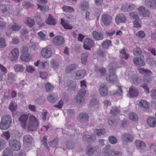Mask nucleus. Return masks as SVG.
<instances>
[{"mask_svg": "<svg viewBox=\"0 0 156 156\" xmlns=\"http://www.w3.org/2000/svg\"><path fill=\"white\" fill-rule=\"evenodd\" d=\"M80 84V86L82 88L79 91L78 94L76 95L75 99L76 102L79 103L83 102L84 101V96L86 92V90L84 88L86 87L85 81L84 80L81 81Z\"/></svg>", "mask_w": 156, "mask_h": 156, "instance_id": "nucleus-1", "label": "nucleus"}, {"mask_svg": "<svg viewBox=\"0 0 156 156\" xmlns=\"http://www.w3.org/2000/svg\"><path fill=\"white\" fill-rule=\"evenodd\" d=\"M11 123V116L9 115H4L1 118L0 128L2 129L6 130L10 126Z\"/></svg>", "mask_w": 156, "mask_h": 156, "instance_id": "nucleus-2", "label": "nucleus"}, {"mask_svg": "<svg viewBox=\"0 0 156 156\" xmlns=\"http://www.w3.org/2000/svg\"><path fill=\"white\" fill-rule=\"evenodd\" d=\"M109 73L106 76V80L109 83H114L117 81V76L115 73V70L112 67L109 69Z\"/></svg>", "mask_w": 156, "mask_h": 156, "instance_id": "nucleus-3", "label": "nucleus"}, {"mask_svg": "<svg viewBox=\"0 0 156 156\" xmlns=\"http://www.w3.org/2000/svg\"><path fill=\"white\" fill-rule=\"evenodd\" d=\"M38 126V123L35 117L32 115L29 117V122L27 126L29 131H34Z\"/></svg>", "mask_w": 156, "mask_h": 156, "instance_id": "nucleus-4", "label": "nucleus"}, {"mask_svg": "<svg viewBox=\"0 0 156 156\" xmlns=\"http://www.w3.org/2000/svg\"><path fill=\"white\" fill-rule=\"evenodd\" d=\"M141 70L146 73L144 78V82L148 85L152 84L154 83L153 77L151 75L152 74V72L147 69H142Z\"/></svg>", "mask_w": 156, "mask_h": 156, "instance_id": "nucleus-5", "label": "nucleus"}, {"mask_svg": "<svg viewBox=\"0 0 156 156\" xmlns=\"http://www.w3.org/2000/svg\"><path fill=\"white\" fill-rule=\"evenodd\" d=\"M9 144V146L14 151H18L21 148V144L20 142L15 139L10 140Z\"/></svg>", "mask_w": 156, "mask_h": 156, "instance_id": "nucleus-6", "label": "nucleus"}, {"mask_svg": "<svg viewBox=\"0 0 156 156\" xmlns=\"http://www.w3.org/2000/svg\"><path fill=\"white\" fill-rule=\"evenodd\" d=\"M88 115L85 112H81L79 114L77 118L78 121L82 123H86L88 121Z\"/></svg>", "mask_w": 156, "mask_h": 156, "instance_id": "nucleus-7", "label": "nucleus"}, {"mask_svg": "<svg viewBox=\"0 0 156 156\" xmlns=\"http://www.w3.org/2000/svg\"><path fill=\"white\" fill-rule=\"evenodd\" d=\"M112 17L110 15L105 14L102 16L101 20L106 26L109 25L112 23Z\"/></svg>", "mask_w": 156, "mask_h": 156, "instance_id": "nucleus-8", "label": "nucleus"}, {"mask_svg": "<svg viewBox=\"0 0 156 156\" xmlns=\"http://www.w3.org/2000/svg\"><path fill=\"white\" fill-rule=\"evenodd\" d=\"M94 44L93 40L89 38H86L84 40L83 48L86 50H90V47Z\"/></svg>", "mask_w": 156, "mask_h": 156, "instance_id": "nucleus-9", "label": "nucleus"}, {"mask_svg": "<svg viewBox=\"0 0 156 156\" xmlns=\"http://www.w3.org/2000/svg\"><path fill=\"white\" fill-rule=\"evenodd\" d=\"M28 119V116L27 114H22L19 118V120L21 126L24 129L26 127L27 122Z\"/></svg>", "mask_w": 156, "mask_h": 156, "instance_id": "nucleus-10", "label": "nucleus"}, {"mask_svg": "<svg viewBox=\"0 0 156 156\" xmlns=\"http://www.w3.org/2000/svg\"><path fill=\"white\" fill-rule=\"evenodd\" d=\"M41 53L42 56L46 58L50 57L52 55V51L51 49L48 47H45L43 49Z\"/></svg>", "mask_w": 156, "mask_h": 156, "instance_id": "nucleus-11", "label": "nucleus"}, {"mask_svg": "<svg viewBox=\"0 0 156 156\" xmlns=\"http://www.w3.org/2000/svg\"><path fill=\"white\" fill-rule=\"evenodd\" d=\"M65 41L64 38L61 36H56L53 40L54 44L57 46H60L63 44Z\"/></svg>", "mask_w": 156, "mask_h": 156, "instance_id": "nucleus-12", "label": "nucleus"}, {"mask_svg": "<svg viewBox=\"0 0 156 156\" xmlns=\"http://www.w3.org/2000/svg\"><path fill=\"white\" fill-rule=\"evenodd\" d=\"M99 91L100 94L103 96L107 95L108 93V87L106 84L102 83L100 86Z\"/></svg>", "mask_w": 156, "mask_h": 156, "instance_id": "nucleus-13", "label": "nucleus"}, {"mask_svg": "<svg viewBox=\"0 0 156 156\" xmlns=\"http://www.w3.org/2000/svg\"><path fill=\"white\" fill-rule=\"evenodd\" d=\"M134 64L138 67H141L144 66V62L141 57H135L133 59Z\"/></svg>", "mask_w": 156, "mask_h": 156, "instance_id": "nucleus-14", "label": "nucleus"}, {"mask_svg": "<svg viewBox=\"0 0 156 156\" xmlns=\"http://www.w3.org/2000/svg\"><path fill=\"white\" fill-rule=\"evenodd\" d=\"M138 11L140 14L143 16H148L150 15L149 11L143 6H141L139 8Z\"/></svg>", "mask_w": 156, "mask_h": 156, "instance_id": "nucleus-15", "label": "nucleus"}, {"mask_svg": "<svg viewBox=\"0 0 156 156\" xmlns=\"http://www.w3.org/2000/svg\"><path fill=\"white\" fill-rule=\"evenodd\" d=\"M138 90L133 86H132L129 88V95L131 98H133L137 96L138 95Z\"/></svg>", "mask_w": 156, "mask_h": 156, "instance_id": "nucleus-16", "label": "nucleus"}, {"mask_svg": "<svg viewBox=\"0 0 156 156\" xmlns=\"http://www.w3.org/2000/svg\"><path fill=\"white\" fill-rule=\"evenodd\" d=\"M12 56L11 59L12 61L16 60L18 58L19 55V51L18 49L16 48H14L11 51Z\"/></svg>", "mask_w": 156, "mask_h": 156, "instance_id": "nucleus-17", "label": "nucleus"}, {"mask_svg": "<svg viewBox=\"0 0 156 156\" xmlns=\"http://www.w3.org/2000/svg\"><path fill=\"white\" fill-rule=\"evenodd\" d=\"M126 19V17L123 14H120L117 16L115 19V22L118 24L121 23H125Z\"/></svg>", "mask_w": 156, "mask_h": 156, "instance_id": "nucleus-18", "label": "nucleus"}, {"mask_svg": "<svg viewBox=\"0 0 156 156\" xmlns=\"http://www.w3.org/2000/svg\"><path fill=\"white\" fill-rule=\"evenodd\" d=\"M86 74V71L84 69H80L76 71V79L77 80L83 78Z\"/></svg>", "mask_w": 156, "mask_h": 156, "instance_id": "nucleus-19", "label": "nucleus"}, {"mask_svg": "<svg viewBox=\"0 0 156 156\" xmlns=\"http://www.w3.org/2000/svg\"><path fill=\"white\" fill-rule=\"evenodd\" d=\"M145 5L149 8H154L156 6V0H145Z\"/></svg>", "mask_w": 156, "mask_h": 156, "instance_id": "nucleus-20", "label": "nucleus"}, {"mask_svg": "<svg viewBox=\"0 0 156 156\" xmlns=\"http://www.w3.org/2000/svg\"><path fill=\"white\" fill-rule=\"evenodd\" d=\"M147 122L150 126L154 127L156 126V119L153 117L148 118L147 120Z\"/></svg>", "mask_w": 156, "mask_h": 156, "instance_id": "nucleus-21", "label": "nucleus"}, {"mask_svg": "<svg viewBox=\"0 0 156 156\" xmlns=\"http://www.w3.org/2000/svg\"><path fill=\"white\" fill-rule=\"evenodd\" d=\"M122 135V138H123L124 142H125L126 143L131 142L133 140V137L131 135L128 133H124Z\"/></svg>", "mask_w": 156, "mask_h": 156, "instance_id": "nucleus-22", "label": "nucleus"}, {"mask_svg": "<svg viewBox=\"0 0 156 156\" xmlns=\"http://www.w3.org/2000/svg\"><path fill=\"white\" fill-rule=\"evenodd\" d=\"M107 51L105 49L101 48H99L96 51L97 54L98 55L103 58L107 56Z\"/></svg>", "mask_w": 156, "mask_h": 156, "instance_id": "nucleus-23", "label": "nucleus"}, {"mask_svg": "<svg viewBox=\"0 0 156 156\" xmlns=\"http://www.w3.org/2000/svg\"><path fill=\"white\" fill-rule=\"evenodd\" d=\"M92 35L93 37L96 40H102L103 38V35L101 33L95 31L93 32Z\"/></svg>", "mask_w": 156, "mask_h": 156, "instance_id": "nucleus-24", "label": "nucleus"}, {"mask_svg": "<svg viewBox=\"0 0 156 156\" xmlns=\"http://www.w3.org/2000/svg\"><path fill=\"white\" fill-rule=\"evenodd\" d=\"M112 149H110V146L109 145H106L103 149L102 156H110L111 151Z\"/></svg>", "mask_w": 156, "mask_h": 156, "instance_id": "nucleus-25", "label": "nucleus"}, {"mask_svg": "<svg viewBox=\"0 0 156 156\" xmlns=\"http://www.w3.org/2000/svg\"><path fill=\"white\" fill-rule=\"evenodd\" d=\"M136 147L139 149L144 150L146 147V145L144 142L140 140H137L135 142Z\"/></svg>", "mask_w": 156, "mask_h": 156, "instance_id": "nucleus-26", "label": "nucleus"}, {"mask_svg": "<svg viewBox=\"0 0 156 156\" xmlns=\"http://www.w3.org/2000/svg\"><path fill=\"white\" fill-rule=\"evenodd\" d=\"M32 140V137L29 134H27L24 136L23 142L24 144L28 145L31 143Z\"/></svg>", "mask_w": 156, "mask_h": 156, "instance_id": "nucleus-27", "label": "nucleus"}, {"mask_svg": "<svg viewBox=\"0 0 156 156\" xmlns=\"http://www.w3.org/2000/svg\"><path fill=\"white\" fill-rule=\"evenodd\" d=\"M77 65L76 64H72L68 66L66 68L67 73H72L76 69Z\"/></svg>", "mask_w": 156, "mask_h": 156, "instance_id": "nucleus-28", "label": "nucleus"}, {"mask_svg": "<svg viewBox=\"0 0 156 156\" xmlns=\"http://www.w3.org/2000/svg\"><path fill=\"white\" fill-rule=\"evenodd\" d=\"M31 58V56L30 53L22 54L20 56V59L21 60L27 62L30 61Z\"/></svg>", "mask_w": 156, "mask_h": 156, "instance_id": "nucleus-29", "label": "nucleus"}, {"mask_svg": "<svg viewBox=\"0 0 156 156\" xmlns=\"http://www.w3.org/2000/svg\"><path fill=\"white\" fill-rule=\"evenodd\" d=\"M61 23L63 27L66 29L71 30L73 28V26L67 22L64 21L62 19H61Z\"/></svg>", "mask_w": 156, "mask_h": 156, "instance_id": "nucleus-30", "label": "nucleus"}, {"mask_svg": "<svg viewBox=\"0 0 156 156\" xmlns=\"http://www.w3.org/2000/svg\"><path fill=\"white\" fill-rule=\"evenodd\" d=\"M11 9V7L9 5H3L2 10V12L5 14L9 13Z\"/></svg>", "mask_w": 156, "mask_h": 156, "instance_id": "nucleus-31", "label": "nucleus"}, {"mask_svg": "<svg viewBox=\"0 0 156 156\" xmlns=\"http://www.w3.org/2000/svg\"><path fill=\"white\" fill-rule=\"evenodd\" d=\"M46 23L49 25H55L56 22L54 18L50 14L46 21Z\"/></svg>", "mask_w": 156, "mask_h": 156, "instance_id": "nucleus-32", "label": "nucleus"}, {"mask_svg": "<svg viewBox=\"0 0 156 156\" xmlns=\"http://www.w3.org/2000/svg\"><path fill=\"white\" fill-rule=\"evenodd\" d=\"M76 86V83L74 82H69L67 84V86L66 88L68 89V90L73 91L75 89Z\"/></svg>", "mask_w": 156, "mask_h": 156, "instance_id": "nucleus-33", "label": "nucleus"}, {"mask_svg": "<svg viewBox=\"0 0 156 156\" xmlns=\"http://www.w3.org/2000/svg\"><path fill=\"white\" fill-rule=\"evenodd\" d=\"M138 105L140 107L144 108L145 109L148 108L149 107L148 103L146 100H141L140 101Z\"/></svg>", "mask_w": 156, "mask_h": 156, "instance_id": "nucleus-34", "label": "nucleus"}, {"mask_svg": "<svg viewBox=\"0 0 156 156\" xmlns=\"http://www.w3.org/2000/svg\"><path fill=\"white\" fill-rule=\"evenodd\" d=\"M13 151L9 148H5L3 151V156H13Z\"/></svg>", "mask_w": 156, "mask_h": 156, "instance_id": "nucleus-35", "label": "nucleus"}, {"mask_svg": "<svg viewBox=\"0 0 156 156\" xmlns=\"http://www.w3.org/2000/svg\"><path fill=\"white\" fill-rule=\"evenodd\" d=\"M129 117L130 119L133 121H136L138 119L137 114L134 112L130 113L129 115Z\"/></svg>", "mask_w": 156, "mask_h": 156, "instance_id": "nucleus-36", "label": "nucleus"}, {"mask_svg": "<svg viewBox=\"0 0 156 156\" xmlns=\"http://www.w3.org/2000/svg\"><path fill=\"white\" fill-rule=\"evenodd\" d=\"M110 45H111V41L110 40H107L102 44V47L104 49H108Z\"/></svg>", "mask_w": 156, "mask_h": 156, "instance_id": "nucleus-37", "label": "nucleus"}, {"mask_svg": "<svg viewBox=\"0 0 156 156\" xmlns=\"http://www.w3.org/2000/svg\"><path fill=\"white\" fill-rule=\"evenodd\" d=\"M7 81L9 83H11L14 82V81L15 75L12 73H9L7 75Z\"/></svg>", "mask_w": 156, "mask_h": 156, "instance_id": "nucleus-38", "label": "nucleus"}, {"mask_svg": "<svg viewBox=\"0 0 156 156\" xmlns=\"http://www.w3.org/2000/svg\"><path fill=\"white\" fill-rule=\"evenodd\" d=\"M14 68L16 72H22L24 70V68L23 66L20 65H15L14 66Z\"/></svg>", "mask_w": 156, "mask_h": 156, "instance_id": "nucleus-39", "label": "nucleus"}, {"mask_svg": "<svg viewBox=\"0 0 156 156\" xmlns=\"http://www.w3.org/2000/svg\"><path fill=\"white\" fill-rule=\"evenodd\" d=\"M94 147L89 146L87 147V153L88 155H92L94 154Z\"/></svg>", "mask_w": 156, "mask_h": 156, "instance_id": "nucleus-40", "label": "nucleus"}, {"mask_svg": "<svg viewBox=\"0 0 156 156\" xmlns=\"http://www.w3.org/2000/svg\"><path fill=\"white\" fill-rule=\"evenodd\" d=\"M26 23L28 26L31 27L35 24V21L31 18L28 17Z\"/></svg>", "mask_w": 156, "mask_h": 156, "instance_id": "nucleus-41", "label": "nucleus"}, {"mask_svg": "<svg viewBox=\"0 0 156 156\" xmlns=\"http://www.w3.org/2000/svg\"><path fill=\"white\" fill-rule=\"evenodd\" d=\"M64 12H74V9L69 6H64L62 7Z\"/></svg>", "mask_w": 156, "mask_h": 156, "instance_id": "nucleus-42", "label": "nucleus"}, {"mask_svg": "<svg viewBox=\"0 0 156 156\" xmlns=\"http://www.w3.org/2000/svg\"><path fill=\"white\" fill-rule=\"evenodd\" d=\"M120 112V110L117 107H113L111 109V114L115 115L119 114Z\"/></svg>", "mask_w": 156, "mask_h": 156, "instance_id": "nucleus-43", "label": "nucleus"}, {"mask_svg": "<svg viewBox=\"0 0 156 156\" xmlns=\"http://www.w3.org/2000/svg\"><path fill=\"white\" fill-rule=\"evenodd\" d=\"M92 136V135H83L82 138L83 140L88 142H91L93 141Z\"/></svg>", "mask_w": 156, "mask_h": 156, "instance_id": "nucleus-44", "label": "nucleus"}, {"mask_svg": "<svg viewBox=\"0 0 156 156\" xmlns=\"http://www.w3.org/2000/svg\"><path fill=\"white\" fill-rule=\"evenodd\" d=\"M89 54L87 52L81 55V62L83 64H85L87 61V58L88 57Z\"/></svg>", "mask_w": 156, "mask_h": 156, "instance_id": "nucleus-45", "label": "nucleus"}, {"mask_svg": "<svg viewBox=\"0 0 156 156\" xmlns=\"http://www.w3.org/2000/svg\"><path fill=\"white\" fill-rule=\"evenodd\" d=\"M95 133L98 136L103 135L105 133V130L104 129H96L94 131Z\"/></svg>", "mask_w": 156, "mask_h": 156, "instance_id": "nucleus-46", "label": "nucleus"}, {"mask_svg": "<svg viewBox=\"0 0 156 156\" xmlns=\"http://www.w3.org/2000/svg\"><path fill=\"white\" fill-rule=\"evenodd\" d=\"M22 5L24 8L27 9L33 7V5L30 2L25 1L23 2Z\"/></svg>", "mask_w": 156, "mask_h": 156, "instance_id": "nucleus-47", "label": "nucleus"}, {"mask_svg": "<svg viewBox=\"0 0 156 156\" xmlns=\"http://www.w3.org/2000/svg\"><path fill=\"white\" fill-rule=\"evenodd\" d=\"M133 78V82L134 84L137 85L143 82V80L140 78L134 77Z\"/></svg>", "mask_w": 156, "mask_h": 156, "instance_id": "nucleus-48", "label": "nucleus"}, {"mask_svg": "<svg viewBox=\"0 0 156 156\" xmlns=\"http://www.w3.org/2000/svg\"><path fill=\"white\" fill-rule=\"evenodd\" d=\"M45 88L47 92H50L52 91L54 87L49 83H47L45 84Z\"/></svg>", "mask_w": 156, "mask_h": 156, "instance_id": "nucleus-49", "label": "nucleus"}, {"mask_svg": "<svg viewBox=\"0 0 156 156\" xmlns=\"http://www.w3.org/2000/svg\"><path fill=\"white\" fill-rule=\"evenodd\" d=\"M6 141L3 139H0V150H2L6 147Z\"/></svg>", "mask_w": 156, "mask_h": 156, "instance_id": "nucleus-50", "label": "nucleus"}, {"mask_svg": "<svg viewBox=\"0 0 156 156\" xmlns=\"http://www.w3.org/2000/svg\"><path fill=\"white\" fill-rule=\"evenodd\" d=\"M95 70L97 72H99L102 76H104L106 75V70L105 69L103 68H98L96 69Z\"/></svg>", "mask_w": 156, "mask_h": 156, "instance_id": "nucleus-51", "label": "nucleus"}, {"mask_svg": "<svg viewBox=\"0 0 156 156\" xmlns=\"http://www.w3.org/2000/svg\"><path fill=\"white\" fill-rule=\"evenodd\" d=\"M89 6L88 3L86 2H83L80 5L81 8L83 10H86L88 9Z\"/></svg>", "mask_w": 156, "mask_h": 156, "instance_id": "nucleus-52", "label": "nucleus"}, {"mask_svg": "<svg viewBox=\"0 0 156 156\" xmlns=\"http://www.w3.org/2000/svg\"><path fill=\"white\" fill-rule=\"evenodd\" d=\"M108 140L109 142L112 144H115L117 142L116 138L113 136H110L108 138Z\"/></svg>", "mask_w": 156, "mask_h": 156, "instance_id": "nucleus-53", "label": "nucleus"}, {"mask_svg": "<svg viewBox=\"0 0 156 156\" xmlns=\"http://www.w3.org/2000/svg\"><path fill=\"white\" fill-rule=\"evenodd\" d=\"M134 55H138L142 53V51L140 48L136 47L133 50Z\"/></svg>", "mask_w": 156, "mask_h": 156, "instance_id": "nucleus-54", "label": "nucleus"}, {"mask_svg": "<svg viewBox=\"0 0 156 156\" xmlns=\"http://www.w3.org/2000/svg\"><path fill=\"white\" fill-rule=\"evenodd\" d=\"M21 27L20 25L15 24L11 26L10 29L13 31H17L21 29Z\"/></svg>", "mask_w": 156, "mask_h": 156, "instance_id": "nucleus-55", "label": "nucleus"}, {"mask_svg": "<svg viewBox=\"0 0 156 156\" xmlns=\"http://www.w3.org/2000/svg\"><path fill=\"white\" fill-rule=\"evenodd\" d=\"M16 108L17 107L16 103L12 102L10 103L9 106V108L12 112H13L14 111L16 110Z\"/></svg>", "mask_w": 156, "mask_h": 156, "instance_id": "nucleus-56", "label": "nucleus"}, {"mask_svg": "<svg viewBox=\"0 0 156 156\" xmlns=\"http://www.w3.org/2000/svg\"><path fill=\"white\" fill-rule=\"evenodd\" d=\"M58 143V139L56 138L54 139L53 140L49 142V144L52 147H55Z\"/></svg>", "mask_w": 156, "mask_h": 156, "instance_id": "nucleus-57", "label": "nucleus"}, {"mask_svg": "<svg viewBox=\"0 0 156 156\" xmlns=\"http://www.w3.org/2000/svg\"><path fill=\"white\" fill-rule=\"evenodd\" d=\"M40 64V67L44 69L48 68V63L46 61H44L43 62L41 61Z\"/></svg>", "mask_w": 156, "mask_h": 156, "instance_id": "nucleus-58", "label": "nucleus"}, {"mask_svg": "<svg viewBox=\"0 0 156 156\" xmlns=\"http://www.w3.org/2000/svg\"><path fill=\"white\" fill-rule=\"evenodd\" d=\"M5 39L3 37L0 38V48H4L6 46Z\"/></svg>", "mask_w": 156, "mask_h": 156, "instance_id": "nucleus-59", "label": "nucleus"}, {"mask_svg": "<svg viewBox=\"0 0 156 156\" xmlns=\"http://www.w3.org/2000/svg\"><path fill=\"white\" fill-rule=\"evenodd\" d=\"M120 52L121 54L122 55L123 57L125 59H127L128 58L129 55L126 53L125 49L122 48V50L120 51Z\"/></svg>", "mask_w": 156, "mask_h": 156, "instance_id": "nucleus-60", "label": "nucleus"}, {"mask_svg": "<svg viewBox=\"0 0 156 156\" xmlns=\"http://www.w3.org/2000/svg\"><path fill=\"white\" fill-rule=\"evenodd\" d=\"M111 155L114 156H121L122 155V153L119 151H115L113 150L111 151Z\"/></svg>", "mask_w": 156, "mask_h": 156, "instance_id": "nucleus-61", "label": "nucleus"}, {"mask_svg": "<svg viewBox=\"0 0 156 156\" xmlns=\"http://www.w3.org/2000/svg\"><path fill=\"white\" fill-rule=\"evenodd\" d=\"M48 100L50 102L52 103H55L56 101V99L52 95H49L47 97Z\"/></svg>", "mask_w": 156, "mask_h": 156, "instance_id": "nucleus-62", "label": "nucleus"}, {"mask_svg": "<svg viewBox=\"0 0 156 156\" xmlns=\"http://www.w3.org/2000/svg\"><path fill=\"white\" fill-rule=\"evenodd\" d=\"M0 69L1 71L3 73V74L5 75L7 73V69L3 65L0 64Z\"/></svg>", "mask_w": 156, "mask_h": 156, "instance_id": "nucleus-63", "label": "nucleus"}, {"mask_svg": "<svg viewBox=\"0 0 156 156\" xmlns=\"http://www.w3.org/2000/svg\"><path fill=\"white\" fill-rule=\"evenodd\" d=\"M129 4H124L122 5L121 8V9L122 10L126 12H129Z\"/></svg>", "mask_w": 156, "mask_h": 156, "instance_id": "nucleus-64", "label": "nucleus"}]
</instances>
